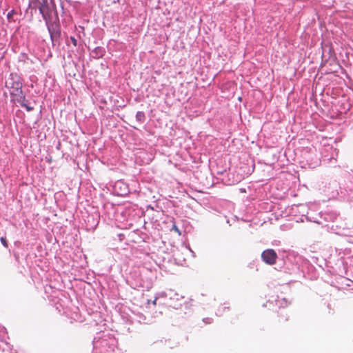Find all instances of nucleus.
<instances>
[{"mask_svg":"<svg viewBox=\"0 0 353 353\" xmlns=\"http://www.w3.org/2000/svg\"><path fill=\"white\" fill-rule=\"evenodd\" d=\"M6 87L10 95L23 99L22 83L20 77L17 74H11L6 81ZM18 100V99H17Z\"/></svg>","mask_w":353,"mask_h":353,"instance_id":"1","label":"nucleus"},{"mask_svg":"<svg viewBox=\"0 0 353 353\" xmlns=\"http://www.w3.org/2000/svg\"><path fill=\"white\" fill-rule=\"evenodd\" d=\"M29 6L32 8H39L40 13L43 17L46 18V14L49 12V6L48 0H30Z\"/></svg>","mask_w":353,"mask_h":353,"instance_id":"2","label":"nucleus"},{"mask_svg":"<svg viewBox=\"0 0 353 353\" xmlns=\"http://www.w3.org/2000/svg\"><path fill=\"white\" fill-rule=\"evenodd\" d=\"M261 258L265 263L274 265L276 261L277 254L274 250L268 249L262 252Z\"/></svg>","mask_w":353,"mask_h":353,"instance_id":"3","label":"nucleus"},{"mask_svg":"<svg viewBox=\"0 0 353 353\" xmlns=\"http://www.w3.org/2000/svg\"><path fill=\"white\" fill-rule=\"evenodd\" d=\"M278 319L277 322L280 324L285 323L289 320V314L288 310L283 307L278 311Z\"/></svg>","mask_w":353,"mask_h":353,"instance_id":"4","label":"nucleus"},{"mask_svg":"<svg viewBox=\"0 0 353 353\" xmlns=\"http://www.w3.org/2000/svg\"><path fill=\"white\" fill-rule=\"evenodd\" d=\"M136 117L139 121H143L145 119L144 113L143 112H138Z\"/></svg>","mask_w":353,"mask_h":353,"instance_id":"5","label":"nucleus"},{"mask_svg":"<svg viewBox=\"0 0 353 353\" xmlns=\"http://www.w3.org/2000/svg\"><path fill=\"white\" fill-rule=\"evenodd\" d=\"M49 31H50V37L52 40L54 39V37H59V35H60L59 32L54 31V30L52 32L50 29H49Z\"/></svg>","mask_w":353,"mask_h":353,"instance_id":"6","label":"nucleus"},{"mask_svg":"<svg viewBox=\"0 0 353 353\" xmlns=\"http://www.w3.org/2000/svg\"><path fill=\"white\" fill-rule=\"evenodd\" d=\"M0 240H1V242L2 245L6 248H8V241H7L5 237H1Z\"/></svg>","mask_w":353,"mask_h":353,"instance_id":"7","label":"nucleus"},{"mask_svg":"<svg viewBox=\"0 0 353 353\" xmlns=\"http://www.w3.org/2000/svg\"><path fill=\"white\" fill-rule=\"evenodd\" d=\"M21 106L25 107L28 111H31L33 109L32 107H30L23 103H21Z\"/></svg>","mask_w":353,"mask_h":353,"instance_id":"8","label":"nucleus"},{"mask_svg":"<svg viewBox=\"0 0 353 353\" xmlns=\"http://www.w3.org/2000/svg\"><path fill=\"white\" fill-rule=\"evenodd\" d=\"M70 41H71V42L72 43V44H73L74 46H77V39H76L74 37H70Z\"/></svg>","mask_w":353,"mask_h":353,"instance_id":"9","label":"nucleus"},{"mask_svg":"<svg viewBox=\"0 0 353 353\" xmlns=\"http://www.w3.org/2000/svg\"><path fill=\"white\" fill-rule=\"evenodd\" d=\"M172 230H174L176 232H177L179 234H181V232L178 228L176 226V225H173Z\"/></svg>","mask_w":353,"mask_h":353,"instance_id":"10","label":"nucleus"},{"mask_svg":"<svg viewBox=\"0 0 353 353\" xmlns=\"http://www.w3.org/2000/svg\"><path fill=\"white\" fill-rule=\"evenodd\" d=\"M12 12H13V11H11L10 12H9V13L8 14L7 17H8V19H9V18H10V17H12Z\"/></svg>","mask_w":353,"mask_h":353,"instance_id":"11","label":"nucleus"},{"mask_svg":"<svg viewBox=\"0 0 353 353\" xmlns=\"http://www.w3.org/2000/svg\"><path fill=\"white\" fill-rule=\"evenodd\" d=\"M157 298H155L154 300L152 301V304L156 305H157Z\"/></svg>","mask_w":353,"mask_h":353,"instance_id":"12","label":"nucleus"},{"mask_svg":"<svg viewBox=\"0 0 353 353\" xmlns=\"http://www.w3.org/2000/svg\"><path fill=\"white\" fill-rule=\"evenodd\" d=\"M121 182H119H119H117V183L115 184L114 188H117V187L118 185H121Z\"/></svg>","mask_w":353,"mask_h":353,"instance_id":"13","label":"nucleus"}]
</instances>
